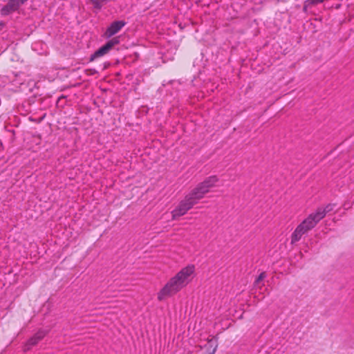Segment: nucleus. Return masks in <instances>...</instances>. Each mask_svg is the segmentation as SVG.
Masks as SVG:
<instances>
[{"label":"nucleus","instance_id":"obj_11","mask_svg":"<svg viewBox=\"0 0 354 354\" xmlns=\"http://www.w3.org/2000/svg\"><path fill=\"white\" fill-rule=\"evenodd\" d=\"M324 0H306L304 4V9H306L312 6L322 3Z\"/></svg>","mask_w":354,"mask_h":354},{"label":"nucleus","instance_id":"obj_8","mask_svg":"<svg viewBox=\"0 0 354 354\" xmlns=\"http://www.w3.org/2000/svg\"><path fill=\"white\" fill-rule=\"evenodd\" d=\"M19 6L20 3H19V0H9L8 4L2 8L1 14L7 15L16 10Z\"/></svg>","mask_w":354,"mask_h":354},{"label":"nucleus","instance_id":"obj_1","mask_svg":"<svg viewBox=\"0 0 354 354\" xmlns=\"http://www.w3.org/2000/svg\"><path fill=\"white\" fill-rule=\"evenodd\" d=\"M196 276V266L188 263L181 268L157 292L159 301L173 297L192 282Z\"/></svg>","mask_w":354,"mask_h":354},{"label":"nucleus","instance_id":"obj_13","mask_svg":"<svg viewBox=\"0 0 354 354\" xmlns=\"http://www.w3.org/2000/svg\"><path fill=\"white\" fill-rule=\"evenodd\" d=\"M27 0H19V3H20V5L24 3L25 1H26Z\"/></svg>","mask_w":354,"mask_h":354},{"label":"nucleus","instance_id":"obj_2","mask_svg":"<svg viewBox=\"0 0 354 354\" xmlns=\"http://www.w3.org/2000/svg\"><path fill=\"white\" fill-rule=\"evenodd\" d=\"M333 209V205L318 207L314 212L310 214L295 230L291 236V243L299 241L302 236L313 229L326 214Z\"/></svg>","mask_w":354,"mask_h":354},{"label":"nucleus","instance_id":"obj_12","mask_svg":"<svg viewBox=\"0 0 354 354\" xmlns=\"http://www.w3.org/2000/svg\"><path fill=\"white\" fill-rule=\"evenodd\" d=\"M216 347H217V345H215L214 348H213L212 352L209 354H214V353L216 352Z\"/></svg>","mask_w":354,"mask_h":354},{"label":"nucleus","instance_id":"obj_5","mask_svg":"<svg viewBox=\"0 0 354 354\" xmlns=\"http://www.w3.org/2000/svg\"><path fill=\"white\" fill-rule=\"evenodd\" d=\"M118 43L119 39L117 37L111 39L91 55V61H93L95 59L106 55L115 44H118Z\"/></svg>","mask_w":354,"mask_h":354},{"label":"nucleus","instance_id":"obj_10","mask_svg":"<svg viewBox=\"0 0 354 354\" xmlns=\"http://www.w3.org/2000/svg\"><path fill=\"white\" fill-rule=\"evenodd\" d=\"M266 275L265 272H261L258 277L257 278L254 286V288L257 290H259V293L262 294L263 292V288L264 284L263 283V280L266 278Z\"/></svg>","mask_w":354,"mask_h":354},{"label":"nucleus","instance_id":"obj_3","mask_svg":"<svg viewBox=\"0 0 354 354\" xmlns=\"http://www.w3.org/2000/svg\"><path fill=\"white\" fill-rule=\"evenodd\" d=\"M196 203H197L193 199V198L187 194L172 210V218L176 219L177 218L185 215Z\"/></svg>","mask_w":354,"mask_h":354},{"label":"nucleus","instance_id":"obj_4","mask_svg":"<svg viewBox=\"0 0 354 354\" xmlns=\"http://www.w3.org/2000/svg\"><path fill=\"white\" fill-rule=\"evenodd\" d=\"M48 333V330L40 329L32 337H30L24 346V351L27 352L31 348L37 345Z\"/></svg>","mask_w":354,"mask_h":354},{"label":"nucleus","instance_id":"obj_9","mask_svg":"<svg viewBox=\"0 0 354 354\" xmlns=\"http://www.w3.org/2000/svg\"><path fill=\"white\" fill-rule=\"evenodd\" d=\"M218 181V178L216 176H212L207 178L201 182L204 186L209 191L210 189L215 187Z\"/></svg>","mask_w":354,"mask_h":354},{"label":"nucleus","instance_id":"obj_6","mask_svg":"<svg viewBox=\"0 0 354 354\" xmlns=\"http://www.w3.org/2000/svg\"><path fill=\"white\" fill-rule=\"evenodd\" d=\"M208 192L209 190L205 187V186L203 185L202 183H201L198 184L188 194L193 198V199L196 203H198Z\"/></svg>","mask_w":354,"mask_h":354},{"label":"nucleus","instance_id":"obj_7","mask_svg":"<svg viewBox=\"0 0 354 354\" xmlns=\"http://www.w3.org/2000/svg\"><path fill=\"white\" fill-rule=\"evenodd\" d=\"M125 25L124 21H115L111 24L105 32L106 37H111L118 32Z\"/></svg>","mask_w":354,"mask_h":354}]
</instances>
